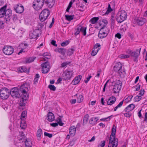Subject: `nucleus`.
Listing matches in <instances>:
<instances>
[{"label":"nucleus","instance_id":"obj_55","mask_svg":"<svg viewBox=\"0 0 147 147\" xmlns=\"http://www.w3.org/2000/svg\"><path fill=\"white\" fill-rule=\"evenodd\" d=\"M92 76H89L88 77H87L86 79L84 80V82L85 83H87L89 81L90 79L91 78Z\"/></svg>","mask_w":147,"mask_h":147},{"label":"nucleus","instance_id":"obj_54","mask_svg":"<svg viewBox=\"0 0 147 147\" xmlns=\"http://www.w3.org/2000/svg\"><path fill=\"white\" fill-rule=\"evenodd\" d=\"M71 62H63L61 64V67H64L67 65L69 64Z\"/></svg>","mask_w":147,"mask_h":147},{"label":"nucleus","instance_id":"obj_11","mask_svg":"<svg viewBox=\"0 0 147 147\" xmlns=\"http://www.w3.org/2000/svg\"><path fill=\"white\" fill-rule=\"evenodd\" d=\"M86 27L82 26L81 25H80L76 29V32L74 33L75 35L78 34L80 32L83 33V35L85 36L86 33Z\"/></svg>","mask_w":147,"mask_h":147},{"label":"nucleus","instance_id":"obj_19","mask_svg":"<svg viewBox=\"0 0 147 147\" xmlns=\"http://www.w3.org/2000/svg\"><path fill=\"white\" fill-rule=\"evenodd\" d=\"M45 3L49 8H51L54 5L55 0H44Z\"/></svg>","mask_w":147,"mask_h":147},{"label":"nucleus","instance_id":"obj_37","mask_svg":"<svg viewBox=\"0 0 147 147\" xmlns=\"http://www.w3.org/2000/svg\"><path fill=\"white\" fill-rule=\"evenodd\" d=\"M74 15H65V17L66 18V19L68 21H71L74 18Z\"/></svg>","mask_w":147,"mask_h":147},{"label":"nucleus","instance_id":"obj_12","mask_svg":"<svg viewBox=\"0 0 147 147\" xmlns=\"http://www.w3.org/2000/svg\"><path fill=\"white\" fill-rule=\"evenodd\" d=\"M27 92H22V98L20 100V105L23 106L25 105L26 102V100H27L28 97V95L27 93Z\"/></svg>","mask_w":147,"mask_h":147},{"label":"nucleus","instance_id":"obj_30","mask_svg":"<svg viewBox=\"0 0 147 147\" xmlns=\"http://www.w3.org/2000/svg\"><path fill=\"white\" fill-rule=\"evenodd\" d=\"M146 20L144 18H140V19H137L136 22L140 26H142Z\"/></svg>","mask_w":147,"mask_h":147},{"label":"nucleus","instance_id":"obj_4","mask_svg":"<svg viewBox=\"0 0 147 147\" xmlns=\"http://www.w3.org/2000/svg\"><path fill=\"white\" fill-rule=\"evenodd\" d=\"M50 14V11L47 9H45L42 11L39 16V18L41 22H44L48 17Z\"/></svg>","mask_w":147,"mask_h":147},{"label":"nucleus","instance_id":"obj_51","mask_svg":"<svg viewBox=\"0 0 147 147\" xmlns=\"http://www.w3.org/2000/svg\"><path fill=\"white\" fill-rule=\"evenodd\" d=\"M44 135L45 136H47L49 138H51L52 137V134H49L46 132H45L44 133Z\"/></svg>","mask_w":147,"mask_h":147},{"label":"nucleus","instance_id":"obj_26","mask_svg":"<svg viewBox=\"0 0 147 147\" xmlns=\"http://www.w3.org/2000/svg\"><path fill=\"white\" fill-rule=\"evenodd\" d=\"M76 128L74 126L70 127L69 129V133L71 136H74L76 133Z\"/></svg>","mask_w":147,"mask_h":147},{"label":"nucleus","instance_id":"obj_17","mask_svg":"<svg viewBox=\"0 0 147 147\" xmlns=\"http://www.w3.org/2000/svg\"><path fill=\"white\" fill-rule=\"evenodd\" d=\"M38 32L36 29L33 32H30L29 34V38L30 39L35 38L39 36Z\"/></svg>","mask_w":147,"mask_h":147},{"label":"nucleus","instance_id":"obj_20","mask_svg":"<svg viewBox=\"0 0 147 147\" xmlns=\"http://www.w3.org/2000/svg\"><path fill=\"white\" fill-rule=\"evenodd\" d=\"M98 119V118L97 117H93L90 119L89 123L91 125H94L97 123V122Z\"/></svg>","mask_w":147,"mask_h":147},{"label":"nucleus","instance_id":"obj_18","mask_svg":"<svg viewBox=\"0 0 147 147\" xmlns=\"http://www.w3.org/2000/svg\"><path fill=\"white\" fill-rule=\"evenodd\" d=\"M29 89V87L27 84L22 85L20 88V90L21 92H28Z\"/></svg>","mask_w":147,"mask_h":147},{"label":"nucleus","instance_id":"obj_58","mask_svg":"<svg viewBox=\"0 0 147 147\" xmlns=\"http://www.w3.org/2000/svg\"><path fill=\"white\" fill-rule=\"evenodd\" d=\"M56 41L54 40H52L51 42V44L56 47H57V45L56 44Z\"/></svg>","mask_w":147,"mask_h":147},{"label":"nucleus","instance_id":"obj_53","mask_svg":"<svg viewBox=\"0 0 147 147\" xmlns=\"http://www.w3.org/2000/svg\"><path fill=\"white\" fill-rule=\"evenodd\" d=\"M100 45L99 43H96V44L94 47V49H99V50L100 49Z\"/></svg>","mask_w":147,"mask_h":147},{"label":"nucleus","instance_id":"obj_62","mask_svg":"<svg viewBox=\"0 0 147 147\" xmlns=\"http://www.w3.org/2000/svg\"><path fill=\"white\" fill-rule=\"evenodd\" d=\"M50 125L52 127H55L57 126L58 125V124L57 123H51Z\"/></svg>","mask_w":147,"mask_h":147},{"label":"nucleus","instance_id":"obj_27","mask_svg":"<svg viewBox=\"0 0 147 147\" xmlns=\"http://www.w3.org/2000/svg\"><path fill=\"white\" fill-rule=\"evenodd\" d=\"M116 100V98L114 96H112L110 97L107 101V104L108 105H111L115 102Z\"/></svg>","mask_w":147,"mask_h":147},{"label":"nucleus","instance_id":"obj_45","mask_svg":"<svg viewBox=\"0 0 147 147\" xmlns=\"http://www.w3.org/2000/svg\"><path fill=\"white\" fill-rule=\"evenodd\" d=\"M99 50L98 49H94L91 53V55L93 56L95 55Z\"/></svg>","mask_w":147,"mask_h":147},{"label":"nucleus","instance_id":"obj_36","mask_svg":"<svg viewBox=\"0 0 147 147\" xmlns=\"http://www.w3.org/2000/svg\"><path fill=\"white\" fill-rule=\"evenodd\" d=\"M99 18L98 17H94L91 19L90 21V22L92 24H94L97 22Z\"/></svg>","mask_w":147,"mask_h":147},{"label":"nucleus","instance_id":"obj_9","mask_svg":"<svg viewBox=\"0 0 147 147\" xmlns=\"http://www.w3.org/2000/svg\"><path fill=\"white\" fill-rule=\"evenodd\" d=\"M14 51V49L11 46H5L3 49V53L7 55H11Z\"/></svg>","mask_w":147,"mask_h":147},{"label":"nucleus","instance_id":"obj_25","mask_svg":"<svg viewBox=\"0 0 147 147\" xmlns=\"http://www.w3.org/2000/svg\"><path fill=\"white\" fill-rule=\"evenodd\" d=\"M29 69L30 68H29L28 69L25 66H22L20 67L19 69H18V70L19 71L20 73L25 72L29 73Z\"/></svg>","mask_w":147,"mask_h":147},{"label":"nucleus","instance_id":"obj_60","mask_svg":"<svg viewBox=\"0 0 147 147\" xmlns=\"http://www.w3.org/2000/svg\"><path fill=\"white\" fill-rule=\"evenodd\" d=\"M13 21H15L17 19V18L16 16L15 15L12 16L11 18Z\"/></svg>","mask_w":147,"mask_h":147},{"label":"nucleus","instance_id":"obj_57","mask_svg":"<svg viewBox=\"0 0 147 147\" xmlns=\"http://www.w3.org/2000/svg\"><path fill=\"white\" fill-rule=\"evenodd\" d=\"M144 89H141L139 91V94L140 95V96H142L144 93Z\"/></svg>","mask_w":147,"mask_h":147},{"label":"nucleus","instance_id":"obj_59","mask_svg":"<svg viewBox=\"0 0 147 147\" xmlns=\"http://www.w3.org/2000/svg\"><path fill=\"white\" fill-rule=\"evenodd\" d=\"M131 115V113L129 112H127L126 113L124 114V116L126 117H130Z\"/></svg>","mask_w":147,"mask_h":147},{"label":"nucleus","instance_id":"obj_61","mask_svg":"<svg viewBox=\"0 0 147 147\" xmlns=\"http://www.w3.org/2000/svg\"><path fill=\"white\" fill-rule=\"evenodd\" d=\"M115 37L119 39H120L121 38V35L120 33H117L115 35Z\"/></svg>","mask_w":147,"mask_h":147},{"label":"nucleus","instance_id":"obj_50","mask_svg":"<svg viewBox=\"0 0 147 147\" xmlns=\"http://www.w3.org/2000/svg\"><path fill=\"white\" fill-rule=\"evenodd\" d=\"M69 42V41L68 40H66V41L63 42L61 43V45L62 47H65L68 45Z\"/></svg>","mask_w":147,"mask_h":147},{"label":"nucleus","instance_id":"obj_63","mask_svg":"<svg viewBox=\"0 0 147 147\" xmlns=\"http://www.w3.org/2000/svg\"><path fill=\"white\" fill-rule=\"evenodd\" d=\"M105 141L104 140L102 141L101 142V144H100V147H104L105 146Z\"/></svg>","mask_w":147,"mask_h":147},{"label":"nucleus","instance_id":"obj_16","mask_svg":"<svg viewBox=\"0 0 147 147\" xmlns=\"http://www.w3.org/2000/svg\"><path fill=\"white\" fill-rule=\"evenodd\" d=\"M106 29V28L102 27L100 29L98 34V36L100 38H103L107 36L108 34L107 31L105 32L104 31V29Z\"/></svg>","mask_w":147,"mask_h":147},{"label":"nucleus","instance_id":"obj_64","mask_svg":"<svg viewBox=\"0 0 147 147\" xmlns=\"http://www.w3.org/2000/svg\"><path fill=\"white\" fill-rule=\"evenodd\" d=\"M144 121H145L147 122V112H146L144 115Z\"/></svg>","mask_w":147,"mask_h":147},{"label":"nucleus","instance_id":"obj_34","mask_svg":"<svg viewBox=\"0 0 147 147\" xmlns=\"http://www.w3.org/2000/svg\"><path fill=\"white\" fill-rule=\"evenodd\" d=\"M62 76L63 79L65 80H70L71 76V74H63Z\"/></svg>","mask_w":147,"mask_h":147},{"label":"nucleus","instance_id":"obj_39","mask_svg":"<svg viewBox=\"0 0 147 147\" xmlns=\"http://www.w3.org/2000/svg\"><path fill=\"white\" fill-rule=\"evenodd\" d=\"M75 49L74 48L72 47L67 50V55L69 56H70L73 53Z\"/></svg>","mask_w":147,"mask_h":147},{"label":"nucleus","instance_id":"obj_21","mask_svg":"<svg viewBox=\"0 0 147 147\" xmlns=\"http://www.w3.org/2000/svg\"><path fill=\"white\" fill-rule=\"evenodd\" d=\"M135 105L133 104H131L128 106L124 110L126 112H129L133 110L135 108Z\"/></svg>","mask_w":147,"mask_h":147},{"label":"nucleus","instance_id":"obj_14","mask_svg":"<svg viewBox=\"0 0 147 147\" xmlns=\"http://www.w3.org/2000/svg\"><path fill=\"white\" fill-rule=\"evenodd\" d=\"M14 10L19 13H22L24 11V9L23 6L21 4H17L13 7Z\"/></svg>","mask_w":147,"mask_h":147},{"label":"nucleus","instance_id":"obj_29","mask_svg":"<svg viewBox=\"0 0 147 147\" xmlns=\"http://www.w3.org/2000/svg\"><path fill=\"white\" fill-rule=\"evenodd\" d=\"M24 135L23 132H21L19 133L18 136L17 137V139L18 141H17L18 143L20 142H23V140L24 139Z\"/></svg>","mask_w":147,"mask_h":147},{"label":"nucleus","instance_id":"obj_6","mask_svg":"<svg viewBox=\"0 0 147 147\" xmlns=\"http://www.w3.org/2000/svg\"><path fill=\"white\" fill-rule=\"evenodd\" d=\"M44 3V0H34L32 6L35 9L39 10L42 7Z\"/></svg>","mask_w":147,"mask_h":147},{"label":"nucleus","instance_id":"obj_24","mask_svg":"<svg viewBox=\"0 0 147 147\" xmlns=\"http://www.w3.org/2000/svg\"><path fill=\"white\" fill-rule=\"evenodd\" d=\"M7 7V5H5L0 9V18H2L5 15V10Z\"/></svg>","mask_w":147,"mask_h":147},{"label":"nucleus","instance_id":"obj_23","mask_svg":"<svg viewBox=\"0 0 147 147\" xmlns=\"http://www.w3.org/2000/svg\"><path fill=\"white\" fill-rule=\"evenodd\" d=\"M55 51L58 52L59 53H61L62 55H64L67 50L64 48H57L55 50Z\"/></svg>","mask_w":147,"mask_h":147},{"label":"nucleus","instance_id":"obj_46","mask_svg":"<svg viewBox=\"0 0 147 147\" xmlns=\"http://www.w3.org/2000/svg\"><path fill=\"white\" fill-rule=\"evenodd\" d=\"M39 77L40 76L39 74H36L34 80V84H36L38 82Z\"/></svg>","mask_w":147,"mask_h":147},{"label":"nucleus","instance_id":"obj_47","mask_svg":"<svg viewBox=\"0 0 147 147\" xmlns=\"http://www.w3.org/2000/svg\"><path fill=\"white\" fill-rule=\"evenodd\" d=\"M42 56L44 57L45 58L48 59L50 58V55L49 53L47 52L45 53L42 54Z\"/></svg>","mask_w":147,"mask_h":147},{"label":"nucleus","instance_id":"obj_38","mask_svg":"<svg viewBox=\"0 0 147 147\" xmlns=\"http://www.w3.org/2000/svg\"><path fill=\"white\" fill-rule=\"evenodd\" d=\"M44 24L45 23H39L37 26V28L36 29L38 31L39 30H40L44 26Z\"/></svg>","mask_w":147,"mask_h":147},{"label":"nucleus","instance_id":"obj_7","mask_svg":"<svg viewBox=\"0 0 147 147\" xmlns=\"http://www.w3.org/2000/svg\"><path fill=\"white\" fill-rule=\"evenodd\" d=\"M9 90L6 88H2L0 92V97L3 99L7 98L9 95Z\"/></svg>","mask_w":147,"mask_h":147},{"label":"nucleus","instance_id":"obj_8","mask_svg":"<svg viewBox=\"0 0 147 147\" xmlns=\"http://www.w3.org/2000/svg\"><path fill=\"white\" fill-rule=\"evenodd\" d=\"M122 85V82L120 80L117 81L114 86L113 92L115 94L119 93L121 89Z\"/></svg>","mask_w":147,"mask_h":147},{"label":"nucleus","instance_id":"obj_56","mask_svg":"<svg viewBox=\"0 0 147 147\" xmlns=\"http://www.w3.org/2000/svg\"><path fill=\"white\" fill-rule=\"evenodd\" d=\"M140 85H139V84L136 85L135 87V88L136 89L135 91H137L139 90L140 89Z\"/></svg>","mask_w":147,"mask_h":147},{"label":"nucleus","instance_id":"obj_13","mask_svg":"<svg viewBox=\"0 0 147 147\" xmlns=\"http://www.w3.org/2000/svg\"><path fill=\"white\" fill-rule=\"evenodd\" d=\"M10 94L13 97H19L20 94L18 88L15 87L11 89L10 91Z\"/></svg>","mask_w":147,"mask_h":147},{"label":"nucleus","instance_id":"obj_41","mask_svg":"<svg viewBox=\"0 0 147 147\" xmlns=\"http://www.w3.org/2000/svg\"><path fill=\"white\" fill-rule=\"evenodd\" d=\"M133 97V96L130 95L128 96L125 100V101L126 103H128L131 100V99Z\"/></svg>","mask_w":147,"mask_h":147},{"label":"nucleus","instance_id":"obj_42","mask_svg":"<svg viewBox=\"0 0 147 147\" xmlns=\"http://www.w3.org/2000/svg\"><path fill=\"white\" fill-rule=\"evenodd\" d=\"M129 55L124 54H121L118 56V57L121 59H125L129 58Z\"/></svg>","mask_w":147,"mask_h":147},{"label":"nucleus","instance_id":"obj_10","mask_svg":"<svg viewBox=\"0 0 147 147\" xmlns=\"http://www.w3.org/2000/svg\"><path fill=\"white\" fill-rule=\"evenodd\" d=\"M5 21L7 23L10 21L12 17V11L10 9H5Z\"/></svg>","mask_w":147,"mask_h":147},{"label":"nucleus","instance_id":"obj_5","mask_svg":"<svg viewBox=\"0 0 147 147\" xmlns=\"http://www.w3.org/2000/svg\"><path fill=\"white\" fill-rule=\"evenodd\" d=\"M141 49L140 48L139 50L137 49L136 51H134L128 50L127 52L128 54H130L131 56L134 57V58L133 59V61L137 62L138 61V57L140 53Z\"/></svg>","mask_w":147,"mask_h":147},{"label":"nucleus","instance_id":"obj_48","mask_svg":"<svg viewBox=\"0 0 147 147\" xmlns=\"http://www.w3.org/2000/svg\"><path fill=\"white\" fill-rule=\"evenodd\" d=\"M48 88L51 90L55 91L56 90V87L53 85L50 84L48 86Z\"/></svg>","mask_w":147,"mask_h":147},{"label":"nucleus","instance_id":"obj_49","mask_svg":"<svg viewBox=\"0 0 147 147\" xmlns=\"http://www.w3.org/2000/svg\"><path fill=\"white\" fill-rule=\"evenodd\" d=\"M25 144L26 147H29V146H30L32 143L30 141H28L26 140L25 142Z\"/></svg>","mask_w":147,"mask_h":147},{"label":"nucleus","instance_id":"obj_15","mask_svg":"<svg viewBox=\"0 0 147 147\" xmlns=\"http://www.w3.org/2000/svg\"><path fill=\"white\" fill-rule=\"evenodd\" d=\"M42 71L43 74H46L50 69V65L48 62H46L42 65Z\"/></svg>","mask_w":147,"mask_h":147},{"label":"nucleus","instance_id":"obj_28","mask_svg":"<svg viewBox=\"0 0 147 147\" xmlns=\"http://www.w3.org/2000/svg\"><path fill=\"white\" fill-rule=\"evenodd\" d=\"M76 96L77 97V102L78 103L82 102L84 100V97L82 94H79L78 95L76 94L75 95V97Z\"/></svg>","mask_w":147,"mask_h":147},{"label":"nucleus","instance_id":"obj_2","mask_svg":"<svg viewBox=\"0 0 147 147\" xmlns=\"http://www.w3.org/2000/svg\"><path fill=\"white\" fill-rule=\"evenodd\" d=\"M127 16V13L125 11H119L116 15V20L118 23H121L126 19Z\"/></svg>","mask_w":147,"mask_h":147},{"label":"nucleus","instance_id":"obj_31","mask_svg":"<svg viewBox=\"0 0 147 147\" xmlns=\"http://www.w3.org/2000/svg\"><path fill=\"white\" fill-rule=\"evenodd\" d=\"M82 78V76L79 75L76 77L73 81V83L74 84L76 85L78 84Z\"/></svg>","mask_w":147,"mask_h":147},{"label":"nucleus","instance_id":"obj_3","mask_svg":"<svg viewBox=\"0 0 147 147\" xmlns=\"http://www.w3.org/2000/svg\"><path fill=\"white\" fill-rule=\"evenodd\" d=\"M122 64L120 62H117L115 64L113 70L118 74L125 73V70L124 67L122 68Z\"/></svg>","mask_w":147,"mask_h":147},{"label":"nucleus","instance_id":"obj_33","mask_svg":"<svg viewBox=\"0 0 147 147\" xmlns=\"http://www.w3.org/2000/svg\"><path fill=\"white\" fill-rule=\"evenodd\" d=\"M89 118V116L88 114H86L84 116L83 122V125H85L87 123Z\"/></svg>","mask_w":147,"mask_h":147},{"label":"nucleus","instance_id":"obj_32","mask_svg":"<svg viewBox=\"0 0 147 147\" xmlns=\"http://www.w3.org/2000/svg\"><path fill=\"white\" fill-rule=\"evenodd\" d=\"M42 134V129L40 128L38 129L36 133V136L38 140H40L41 136Z\"/></svg>","mask_w":147,"mask_h":147},{"label":"nucleus","instance_id":"obj_43","mask_svg":"<svg viewBox=\"0 0 147 147\" xmlns=\"http://www.w3.org/2000/svg\"><path fill=\"white\" fill-rule=\"evenodd\" d=\"M123 100L118 105L116 106L114 108V111H116L117 109L119 108L120 107L123 105Z\"/></svg>","mask_w":147,"mask_h":147},{"label":"nucleus","instance_id":"obj_1","mask_svg":"<svg viewBox=\"0 0 147 147\" xmlns=\"http://www.w3.org/2000/svg\"><path fill=\"white\" fill-rule=\"evenodd\" d=\"M116 127L113 125L112 129V132L110 136L108 147H117L118 145V140L115 138Z\"/></svg>","mask_w":147,"mask_h":147},{"label":"nucleus","instance_id":"obj_40","mask_svg":"<svg viewBox=\"0 0 147 147\" xmlns=\"http://www.w3.org/2000/svg\"><path fill=\"white\" fill-rule=\"evenodd\" d=\"M20 126L22 129H24L27 126V124L24 121L22 120L21 122Z\"/></svg>","mask_w":147,"mask_h":147},{"label":"nucleus","instance_id":"obj_22","mask_svg":"<svg viewBox=\"0 0 147 147\" xmlns=\"http://www.w3.org/2000/svg\"><path fill=\"white\" fill-rule=\"evenodd\" d=\"M55 116L54 114L51 112H49L47 115V119L49 121L51 122L54 120Z\"/></svg>","mask_w":147,"mask_h":147},{"label":"nucleus","instance_id":"obj_44","mask_svg":"<svg viewBox=\"0 0 147 147\" xmlns=\"http://www.w3.org/2000/svg\"><path fill=\"white\" fill-rule=\"evenodd\" d=\"M142 97L141 96L137 95L134 98V102H138L141 99Z\"/></svg>","mask_w":147,"mask_h":147},{"label":"nucleus","instance_id":"obj_35","mask_svg":"<svg viewBox=\"0 0 147 147\" xmlns=\"http://www.w3.org/2000/svg\"><path fill=\"white\" fill-rule=\"evenodd\" d=\"M36 57H30L27 58L26 60V63H30L34 61Z\"/></svg>","mask_w":147,"mask_h":147},{"label":"nucleus","instance_id":"obj_52","mask_svg":"<svg viewBox=\"0 0 147 147\" xmlns=\"http://www.w3.org/2000/svg\"><path fill=\"white\" fill-rule=\"evenodd\" d=\"M27 115V112L25 111H23L21 114V118H24Z\"/></svg>","mask_w":147,"mask_h":147}]
</instances>
